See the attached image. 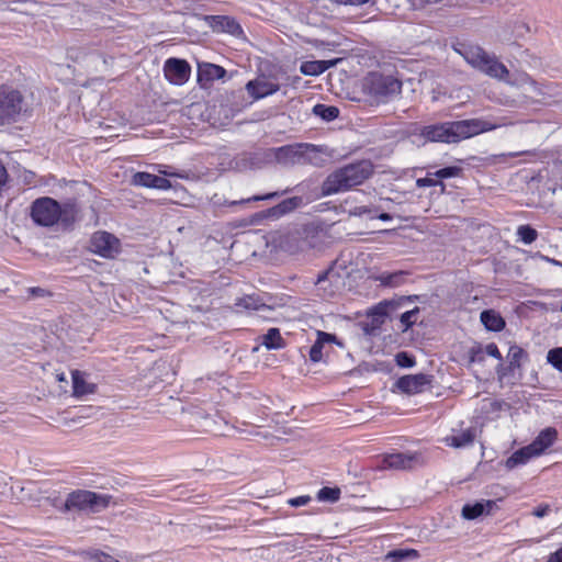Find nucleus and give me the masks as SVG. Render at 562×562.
<instances>
[{
  "label": "nucleus",
  "mask_w": 562,
  "mask_h": 562,
  "mask_svg": "<svg viewBox=\"0 0 562 562\" xmlns=\"http://www.w3.org/2000/svg\"><path fill=\"white\" fill-rule=\"evenodd\" d=\"M291 191V189H285L283 191H274V192H269V193H266V194H258V195H252L250 198H247V199H241L239 201H227L225 200L223 203L221 202H217L218 204L221 205H227V206H236V205H241V204H247V203H250V202H257V201H268V200H273V199H277L283 194H286Z\"/></svg>",
  "instance_id": "obj_29"
},
{
  "label": "nucleus",
  "mask_w": 562,
  "mask_h": 562,
  "mask_svg": "<svg viewBox=\"0 0 562 562\" xmlns=\"http://www.w3.org/2000/svg\"><path fill=\"white\" fill-rule=\"evenodd\" d=\"M462 173V168L458 166H447L438 169L434 172V176L441 181V179H448L458 177Z\"/></svg>",
  "instance_id": "obj_39"
},
{
  "label": "nucleus",
  "mask_w": 562,
  "mask_h": 562,
  "mask_svg": "<svg viewBox=\"0 0 562 562\" xmlns=\"http://www.w3.org/2000/svg\"><path fill=\"white\" fill-rule=\"evenodd\" d=\"M21 92L9 86H0V123L15 122L24 111Z\"/></svg>",
  "instance_id": "obj_7"
},
{
  "label": "nucleus",
  "mask_w": 562,
  "mask_h": 562,
  "mask_svg": "<svg viewBox=\"0 0 562 562\" xmlns=\"http://www.w3.org/2000/svg\"><path fill=\"white\" fill-rule=\"evenodd\" d=\"M313 113L325 122H331L339 116V109L335 105L317 103L313 106Z\"/></svg>",
  "instance_id": "obj_32"
},
{
  "label": "nucleus",
  "mask_w": 562,
  "mask_h": 562,
  "mask_svg": "<svg viewBox=\"0 0 562 562\" xmlns=\"http://www.w3.org/2000/svg\"><path fill=\"white\" fill-rule=\"evenodd\" d=\"M341 491L339 487L324 486L317 492V499L321 502L336 503L340 498Z\"/></svg>",
  "instance_id": "obj_35"
},
{
  "label": "nucleus",
  "mask_w": 562,
  "mask_h": 562,
  "mask_svg": "<svg viewBox=\"0 0 562 562\" xmlns=\"http://www.w3.org/2000/svg\"><path fill=\"white\" fill-rule=\"evenodd\" d=\"M416 186L418 188H427V187H436V186H441L442 188L445 187L442 181L438 180L434 176V172H428L426 177L418 178L416 180Z\"/></svg>",
  "instance_id": "obj_41"
},
{
  "label": "nucleus",
  "mask_w": 562,
  "mask_h": 562,
  "mask_svg": "<svg viewBox=\"0 0 562 562\" xmlns=\"http://www.w3.org/2000/svg\"><path fill=\"white\" fill-rule=\"evenodd\" d=\"M496 127L497 124L484 119L448 121L423 126L419 131V136L427 142L457 144L481 133L493 131Z\"/></svg>",
  "instance_id": "obj_1"
},
{
  "label": "nucleus",
  "mask_w": 562,
  "mask_h": 562,
  "mask_svg": "<svg viewBox=\"0 0 562 562\" xmlns=\"http://www.w3.org/2000/svg\"><path fill=\"white\" fill-rule=\"evenodd\" d=\"M406 276L405 271L383 272L376 280L384 286L396 288L405 282Z\"/></svg>",
  "instance_id": "obj_31"
},
{
  "label": "nucleus",
  "mask_w": 562,
  "mask_h": 562,
  "mask_svg": "<svg viewBox=\"0 0 562 562\" xmlns=\"http://www.w3.org/2000/svg\"><path fill=\"white\" fill-rule=\"evenodd\" d=\"M338 61L339 59L303 61L300 66V71L304 76H319L334 67Z\"/></svg>",
  "instance_id": "obj_22"
},
{
  "label": "nucleus",
  "mask_w": 562,
  "mask_h": 562,
  "mask_svg": "<svg viewBox=\"0 0 562 562\" xmlns=\"http://www.w3.org/2000/svg\"><path fill=\"white\" fill-rule=\"evenodd\" d=\"M77 207L72 202L59 203L50 196L35 199L30 206L33 223L41 227H53L61 224L64 228L74 226L77 220Z\"/></svg>",
  "instance_id": "obj_2"
},
{
  "label": "nucleus",
  "mask_w": 562,
  "mask_h": 562,
  "mask_svg": "<svg viewBox=\"0 0 562 562\" xmlns=\"http://www.w3.org/2000/svg\"><path fill=\"white\" fill-rule=\"evenodd\" d=\"M311 502V497L307 496V495H302V496H297V497H293V498H290L288 501V504L292 507H300V506H305L306 504H308Z\"/></svg>",
  "instance_id": "obj_46"
},
{
  "label": "nucleus",
  "mask_w": 562,
  "mask_h": 562,
  "mask_svg": "<svg viewBox=\"0 0 562 562\" xmlns=\"http://www.w3.org/2000/svg\"><path fill=\"white\" fill-rule=\"evenodd\" d=\"M72 378V391L74 395L79 397L88 394H93L97 391V385L94 383H88L83 376V373L79 370H74L71 372Z\"/></svg>",
  "instance_id": "obj_24"
},
{
  "label": "nucleus",
  "mask_w": 562,
  "mask_h": 562,
  "mask_svg": "<svg viewBox=\"0 0 562 562\" xmlns=\"http://www.w3.org/2000/svg\"><path fill=\"white\" fill-rule=\"evenodd\" d=\"M550 510H551L550 505H548V504H540L539 506L533 508L532 515L538 517V518H543V517H546L549 514Z\"/></svg>",
  "instance_id": "obj_47"
},
{
  "label": "nucleus",
  "mask_w": 562,
  "mask_h": 562,
  "mask_svg": "<svg viewBox=\"0 0 562 562\" xmlns=\"http://www.w3.org/2000/svg\"><path fill=\"white\" fill-rule=\"evenodd\" d=\"M160 173L165 175V176H173V177H178V178H182V176L180 173H171V172H168V169H165V170H159Z\"/></svg>",
  "instance_id": "obj_52"
},
{
  "label": "nucleus",
  "mask_w": 562,
  "mask_h": 562,
  "mask_svg": "<svg viewBox=\"0 0 562 562\" xmlns=\"http://www.w3.org/2000/svg\"><path fill=\"white\" fill-rule=\"evenodd\" d=\"M395 362L400 368L408 369L416 364V359L407 351H400L395 356Z\"/></svg>",
  "instance_id": "obj_40"
},
{
  "label": "nucleus",
  "mask_w": 562,
  "mask_h": 562,
  "mask_svg": "<svg viewBox=\"0 0 562 562\" xmlns=\"http://www.w3.org/2000/svg\"><path fill=\"white\" fill-rule=\"evenodd\" d=\"M373 173V165L368 160H360L340 167L330 172L321 186V196H329L346 192L363 183Z\"/></svg>",
  "instance_id": "obj_3"
},
{
  "label": "nucleus",
  "mask_w": 562,
  "mask_h": 562,
  "mask_svg": "<svg viewBox=\"0 0 562 562\" xmlns=\"http://www.w3.org/2000/svg\"><path fill=\"white\" fill-rule=\"evenodd\" d=\"M547 361L559 372H562V347H555L548 351Z\"/></svg>",
  "instance_id": "obj_38"
},
{
  "label": "nucleus",
  "mask_w": 562,
  "mask_h": 562,
  "mask_svg": "<svg viewBox=\"0 0 562 562\" xmlns=\"http://www.w3.org/2000/svg\"><path fill=\"white\" fill-rule=\"evenodd\" d=\"M419 558V553L415 549L411 548H396L389 551L382 562H405L408 560H415Z\"/></svg>",
  "instance_id": "obj_27"
},
{
  "label": "nucleus",
  "mask_w": 562,
  "mask_h": 562,
  "mask_svg": "<svg viewBox=\"0 0 562 562\" xmlns=\"http://www.w3.org/2000/svg\"><path fill=\"white\" fill-rule=\"evenodd\" d=\"M326 344H336L339 347H342L344 344L338 339L335 334L317 330V338L315 342L310 348V360L312 362H319L323 358V348Z\"/></svg>",
  "instance_id": "obj_20"
},
{
  "label": "nucleus",
  "mask_w": 562,
  "mask_h": 562,
  "mask_svg": "<svg viewBox=\"0 0 562 562\" xmlns=\"http://www.w3.org/2000/svg\"><path fill=\"white\" fill-rule=\"evenodd\" d=\"M373 212H374V210L372 207L367 206V205H361V206H357L355 209L353 214L355 215H359V216H361V215H369L371 217L372 215H374Z\"/></svg>",
  "instance_id": "obj_49"
},
{
  "label": "nucleus",
  "mask_w": 562,
  "mask_h": 562,
  "mask_svg": "<svg viewBox=\"0 0 562 562\" xmlns=\"http://www.w3.org/2000/svg\"><path fill=\"white\" fill-rule=\"evenodd\" d=\"M226 74V69L220 65L212 63L198 64V82L201 88H207L215 80L224 79Z\"/></svg>",
  "instance_id": "obj_16"
},
{
  "label": "nucleus",
  "mask_w": 562,
  "mask_h": 562,
  "mask_svg": "<svg viewBox=\"0 0 562 562\" xmlns=\"http://www.w3.org/2000/svg\"><path fill=\"white\" fill-rule=\"evenodd\" d=\"M89 562H119L112 555L102 551H94L90 554Z\"/></svg>",
  "instance_id": "obj_43"
},
{
  "label": "nucleus",
  "mask_w": 562,
  "mask_h": 562,
  "mask_svg": "<svg viewBox=\"0 0 562 562\" xmlns=\"http://www.w3.org/2000/svg\"><path fill=\"white\" fill-rule=\"evenodd\" d=\"M417 299V295L401 296L398 299L381 301L372 306L368 312V316L371 318L372 329L380 328L384 324L390 312L397 310L406 303L414 302Z\"/></svg>",
  "instance_id": "obj_8"
},
{
  "label": "nucleus",
  "mask_w": 562,
  "mask_h": 562,
  "mask_svg": "<svg viewBox=\"0 0 562 562\" xmlns=\"http://www.w3.org/2000/svg\"><path fill=\"white\" fill-rule=\"evenodd\" d=\"M364 331L368 333V334L371 333V330L368 327H364Z\"/></svg>",
  "instance_id": "obj_58"
},
{
  "label": "nucleus",
  "mask_w": 562,
  "mask_h": 562,
  "mask_svg": "<svg viewBox=\"0 0 562 562\" xmlns=\"http://www.w3.org/2000/svg\"><path fill=\"white\" fill-rule=\"evenodd\" d=\"M205 21L216 33H227L235 37L244 35L243 27L235 18L228 15H206Z\"/></svg>",
  "instance_id": "obj_14"
},
{
  "label": "nucleus",
  "mask_w": 562,
  "mask_h": 562,
  "mask_svg": "<svg viewBox=\"0 0 562 562\" xmlns=\"http://www.w3.org/2000/svg\"><path fill=\"white\" fill-rule=\"evenodd\" d=\"M474 437L475 435L472 429H465L460 434L448 437L447 441L454 448H463L471 445L474 441Z\"/></svg>",
  "instance_id": "obj_33"
},
{
  "label": "nucleus",
  "mask_w": 562,
  "mask_h": 562,
  "mask_svg": "<svg viewBox=\"0 0 562 562\" xmlns=\"http://www.w3.org/2000/svg\"><path fill=\"white\" fill-rule=\"evenodd\" d=\"M462 55L468 64L491 78L505 81L509 76L507 67L480 46H469Z\"/></svg>",
  "instance_id": "obj_5"
},
{
  "label": "nucleus",
  "mask_w": 562,
  "mask_h": 562,
  "mask_svg": "<svg viewBox=\"0 0 562 562\" xmlns=\"http://www.w3.org/2000/svg\"><path fill=\"white\" fill-rule=\"evenodd\" d=\"M303 204V199L301 196H292L282 200L277 205L269 207L260 213L257 214V216L261 218H271V220H278L297 207H300Z\"/></svg>",
  "instance_id": "obj_15"
},
{
  "label": "nucleus",
  "mask_w": 562,
  "mask_h": 562,
  "mask_svg": "<svg viewBox=\"0 0 562 562\" xmlns=\"http://www.w3.org/2000/svg\"><path fill=\"white\" fill-rule=\"evenodd\" d=\"M190 74L191 66L184 59L171 57L165 61L164 75L165 78L172 85H184L189 80Z\"/></svg>",
  "instance_id": "obj_11"
},
{
  "label": "nucleus",
  "mask_w": 562,
  "mask_h": 562,
  "mask_svg": "<svg viewBox=\"0 0 562 562\" xmlns=\"http://www.w3.org/2000/svg\"><path fill=\"white\" fill-rule=\"evenodd\" d=\"M26 292H27L29 297H32V299H43V297L52 296V293L47 289H44L41 286L27 288Z\"/></svg>",
  "instance_id": "obj_42"
},
{
  "label": "nucleus",
  "mask_w": 562,
  "mask_h": 562,
  "mask_svg": "<svg viewBox=\"0 0 562 562\" xmlns=\"http://www.w3.org/2000/svg\"><path fill=\"white\" fill-rule=\"evenodd\" d=\"M235 306L246 311H262L268 307L263 300L257 294H248L238 297L235 302Z\"/></svg>",
  "instance_id": "obj_28"
},
{
  "label": "nucleus",
  "mask_w": 562,
  "mask_h": 562,
  "mask_svg": "<svg viewBox=\"0 0 562 562\" xmlns=\"http://www.w3.org/2000/svg\"><path fill=\"white\" fill-rule=\"evenodd\" d=\"M92 252L103 258H114L120 252V240L111 233L95 232L90 240Z\"/></svg>",
  "instance_id": "obj_10"
},
{
  "label": "nucleus",
  "mask_w": 562,
  "mask_h": 562,
  "mask_svg": "<svg viewBox=\"0 0 562 562\" xmlns=\"http://www.w3.org/2000/svg\"><path fill=\"white\" fill-rule=\"evenodd\" d=\"M330 1L336 4L359 7V5L367 4V3L371 2L372 0H330Z\"/></svg>",
  "instance_id": "obj_48"
},
{
  "label": "nucleus",
  "mask_w": 562,
  "mask_h": 562,
  "mask_svg": "<svg viewBox=\"0 0 562 562\" xmlns=\"http://www.w3.org/2000/svg\"><path fill=\"white\" fill-rule=\"evenodd\" d=\"M291 547H293L294 549L302 548V546L297 544V540H295L293 543H291Z\"/></svg>",
  "instance_id": "obj_55"
},
{
  "label": "nucleus",
  "mask_w": 562,
  "mask_h": 562,
  "mask_svg": "<svg viewBox=\"0 0 562 562\" xmlns=\"http://www.w3.org/2000/svg\"><path fill=\"white\" fill-rule=\"evenodd\" d=\"M557 438L558 430L554 427H547L538 434L529 446L538 457L549 449L555 442Z\"/></svg>",
  "instance_id": "obj_21"
},
{
  "label": "nucleus",
  "mask_w": 562,
  "mask_h": 562,
  "mask_svg": "<svg viewBox=\"0 0 562 562\" xmlns=\"http://www.w3.org/2000/svg\"><path fill=\"white\" fill-rule=\"evenodd\" d=\"M432 376L424 373L404 375L397 379L396 387L405 394H418L431 384Z\"/></svg>",
  "instance_id": "obj_13"
},
{
  "label": "nucleus",
  "mask_w": 562,
  "mask_h": 562,
  "mask_svg": "<svg viewBox=\"0 0 562 562\" xmlns=\"http://www.w3.org/2000/svg\"><path fill=\"white\" fill-rule=\"evenodd\" d=\"M326 276H327V272H323L322 274H319L318 278H317V282H321V281L325 280Z\"/></svg>",
  "instance_id": "obj_53"
},
{
  "label": "nucleus",
  "mask_w": 562,
  "mask_h": 562,
  "mask_svg": "<svg viewBox=\"0 0 562 562\" xmlns=\"http://www.w3.org/2000/svg\"><path fill=\"white\" fill-rule=\"evenodd\" d=\"M537 457L530 446H525L510 454L507 458L505 465L508 470H513L518 465L526 464L531 458Z\"/></svg>",
  "instance_id": "obj_26"
},
{
  "label": "nucleus",
  "mask_w": 562,
  "mask_h": 562,
  "mask_svg": "<svg viewBox=\"0 0 562 562\" xmlns=\"http://www.w3.org/2000/svg\"><path fill=\"white\" fill-rule=\"evenodd\" d=\"M517 235L524 244L529 245L537 239L538 232L530 225H521L517 229Z\"/></svg>",
  "instance_id": "obj_36"
},
{
  "label": "nucleus",
  "mask_w": 562,
  "mask_h": 562,
  "mask_svg": "<svg viewBox=\"0 0 562 562\" xmlns=\"http://www.w3.org/2000/svg\"><path fill=\"white\" fill-rule=\"evenodd\" d=\"M547 562H562V547L551 553Z\"/></svg>",
  "instance_id": "obj_50"
},
{
  "label": "nucleus",
  "mask_w": 562,
  "mask_h": 562,
  "mask_svg": "<svg viewBox=\"0 0 562 562\" xmlns=\"http://www.w3.org/2000/svg\"><path fill=\"white\" fill-rule=\"evenodd\" d=\"M508 368L514 371L521 367V360L528 358V353L519 346L513 345L508 350Z\"/></svg>",
  "instance_id": "obj_34"
},
{
  "label": "nucleus",
  "mask_w": 562,
  "mask_h": 562,
  "mask_svg": "<svg viewBox=\"0 0 562 562\" xmlns=\"http://www.w3.org/2000/svg\"><path fill=\"white\" fill-rule=\"evenodd\" d=\"M362 92L371 103L385 104L401 94L402 82L393 76L373 71L363 78Z\"/></svg>",
  "instance_id": "obj_4"
},
{
  "label": "nucleus",
  "mask_w": 562,
  "mask_h": 562,
  "mask_svg": "<svg viewBox=\"0 0 562 562\" xmlns=\"http://www.w3.org/2000/svg\"><path fill=\"white\" fill-rule=\"evenodd\" d=\"M131 182L133 186L136 187L157 189L164 191L169 190L172 187L171 182L168 179L146 171L135 172L132 177Z\"/></svg>",
  "instance_id": "obj_18"
},
{
  "label": "nucleus",
  "mask_w": 562,
  "mask_h": 562,
  "mask_svg": "<svg viewBox=\"0 0 562 562\" xmlns=\"http://www.w3.org/2000/svg\"><path fill=\"white\" fill-rule=\"evenodd\" d=\"M425 3H437L439 0H423Z\"/></svg>",
  "instance_id": "obj_56"
},
{
  "label": "nucleus",
  "mask_w": 562,
  "mask_h": 562,
  "mask_svg": "<svg viewBox=\"0 0 562 562\" xmlns=\"http://www.w3.org/2000/svg\"><path fill=\"white\" fill-rule=\"evenodd\" d=\"M330 156V150L327 146L304 143V165L323 167Z\"/></svg>",
  "instance_id": "obj_19"
},
{
  "label": "nucleus",
  "mask_w": 562,
  "mask_h": 562,
  "mask_svg": "<svg viewBox=\"0 0 562 562\" xmlns=\"http://www.w3.org/2000/svg\"><path fill=\"white\" fill-rule=\"evenodd\" d=\"M262 345L268 350H278L284 348L285 341L280 334V329L277 327L269 328L267 334L262 336Z\"/></svg>",
  "instance_id": "obj_30"
},
{
  "label": "nucleus",
  "mask_w": 562,
  "mask_h": 562,
  "mask_svg": "<svg viewBox=\"0 0 562 562\" xmlns=\"http://www.w3.org/2000/svg\"><path fill=\"white\" fill-rule=\"evenodd\" d=\"M304 143H295L276 148L274 158L278 164L292 167L304 166L303 160Z\"/></svg>",
  "instance_id": "obj_12"
},
{
  "label": "nucleus",
  "mask_w": 562,
  "mask_h": 562,
  "mask_svg": "<svg viewBox=\"0 0 562 562\" xmlns=\"http://www.w3.org/2000/svg\"><path fill=\"white\" fill-rule=\"evenodd\" d=\"M111 499V495L88 490H76L67 495L64 509L65 512H90L95 514L108 508Z\"/></svg>",
  "instance_id": "obj_6"
},
{
  "label": "nucleus",
  "mask_w": 562,
  "mask_h": 562,
  "mask_svg": "<svg viewBox=\"0 0 562 562\" xmlns=\"http://www.w3.org/2000/svg\"><path fill=\"white\" fill-rule=\"evenodd\" d=\"M494 506L493 501L486 502H476L474 504H465L462 507V516L468 520H473L479 518L480 516L490 513L492 507Z\"/></svg>",
  "instance_id": "obj_25"
},
{
  "label": "nucleus",
  "mask_w": 562,
  "mask_h": 562,
  "mask_svg": "<svg viewBox=\"0 0 562 562\" xmlns=\"http://www.w3.org/2000/svg\"><path fill=\"white\" fill-rule=\"evenodd\" d=\"M280 86L268 80L266 77H258L246 83V91L255 100H260L278 92Z\"/></svg>",
  "instance_id": "obj_17"
},
{
  "label": "nucleus",
  "mask_w": 562,
  "mask_h": 562,
  "mask_svg": "<svg viewBox=\"0 0 562 562\" xmlns=\"http://www.w3.org/2000/svg\"><path fill=\"white\" fill-rule=\"evenodd\" d=\"M419 314V307H414L401 314L400 322L403 326L402 331H407L416 323V317Z\"/></svg>",
  "instance_id": "obj_37"
},
{
  "label": "nucleus",
  "mask_w": 562,
  "mask_h": 562,
  "mask_svg": "<svg viewBox=\"0 0 562 562\" xmlns=\"http://www.w3.org/2000/svg\"><path fill=\"white\" fill-rule=\"evenodd\" d=\"M371 218H379L382 222H389L393 220V216L390 213L382 212L380 214L372 215Z\"/></svg>",
  "instance_id": "obj_51"
},
{
  "label": "nucleus",
  "mask_w": 562,
  "mask_h": 562,
  "mask_svg": "<svg viewBox=\"0 0 562 562\" xmlns=\"http://www.w3.org/2000/svg\"><path fill=\"white\" fill-rule=\"evenodd\" d=\"M509 156L510 157H517V156H519V153H510Z\"/></svg>",
  "instance_id": "obj_57"
},
{
  "label": "nucleus",
  "mask_w": 562,
  "mask_h": 562,
  "mask_svg": "<svg viewBox=\"0 0 562 562\" xmlns=\"http://www.w3.org/2000/svg\"><path fill=\"white\" fill-rule=\"evenodd\" d=\"M424 462L419 452H393L382 456L380 467L391 470H412Z\"/></svg>",
  "instance_id": "obj_9"
},
{
  "label": "nucleus",
  "mask_w": 562,
  "mask_h": 562,
  "mask_svg": "<svg viewBox=\"0 0 562 562\" xmlns=\"http://www.w3.org/2000/svg\"><path fill=\"white\" fill-rule=\"evenodd\" d=\"M57 380L58 381H66L65 374L64 373L57 374Z\"/></svg>",
  "instance_id": "obj_54"
},
{
  "label": "nucleus",
  "mask_w": 562,
  "mask_h": 562,
  "mask_svg": "<svg viewBox=\"0 0 562 562\" xmlns=\"http://www.w3.org/2000/svg\"><path fill=\"white\" fill-rule=\"evenodd\" d=\"M469 356L471 362H483L485 359L484 351L481 346L472 347L469 351Z\"/></svg>",
  "instance_id": "obj_44"
},
{
  "label": "nucleus",
  "mask_w": 562,
  "mask_h": 562,
  "mask_svg": "<svg viewBox=\"0 0 562 562\" xmlns=\"http://www.w3.org/2000/svg\"><path fill=\"white\" fill-rule=\"evenodd\" d=\"M484 353L488 355L490 357H493L499 361L503 360L502 353L495 342H490L485 346L483 349Z\"/></svg>",
  "instance_id": "obj_45"
},
{
  "label": "nucleus",
  "mask_w": 562,
  "mask_h": 562,
  "mask_svg": "<svg viewBox=\"0 0 562 562\" xmlns=\"http://www.w3.org/2000/svg\"><path fill=\"white\" fill-rule=\"evenodd\" d=\"M481 323L488 331H502L505 326L506 322L502 317V315L494 311V310H484L481 312L480 315Z\"/></svg>",
  "instance_id": "obj_23"
}]
</instances>
